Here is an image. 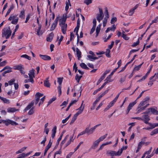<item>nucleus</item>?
<instances>
[{"mask_svg": "<svg viewBox=\"0 0 158 158\" xmlns=\"http://www.w3.org/2000/svg\"><path fill=\"white\" fill-rule=\"evenodd\" d=\"M113 102L112 101H111L109 104L107 106V107L104 109V111H106L109 109L114 104V103H113L112 104Z\"/></svg>", "mask_w": 158, "mask_h": 158, "instance_id": "obj_18", "label": "nucleus"}, {"mask_svg": "<svg viewBox=\"0 0 158 158\" xmlns=\"http://www.w3.org/2000/svg\"><path fill=\"white\" fill-rule=\"evenodd\" d=\"M39 56L42 59L45 60H48L51 59V57L48 55L40 54Z\"/></svg>", "mask_w": 158, "mask_h": 158, "instance_id": "obj_5", "label": "nucleus"}, {"mask_svg": "<svg viewBox=\"0 0 158 158\" xmlns=\"http://www.w3.org/2000/svg\"><path fill=\"white\" fill-rule=\"evenodd\" d=\"M99 14H97L96 15V18H99L101 19H102L103 18L104 15L103 14L102 10L100 8H99Z\"/></svg>", "mask_w": 158, "mask_h": 158, "instance_id": "obj_4", "label": "nucleus"}, {"mask_svg": "<svg viewBox=\"0 0 158 158\" xmlns=\"http://www.w3.org/2000/svg\"><path fill=\"white\" fill-rule=\"evenodd\" d=\"M76 55L78 57V60H80L81 57V52L78 48H76Z\"/></svg>", "mask_w": 158, "mask_h": 158, "instance_id": "obj_13", "label": "nucleus"}, {"mask_svg": "<svg viewBox=\"0 0 158 158\" xmlns=\"http://www.w3.org/2000/svg\"><path fill=\"white\" fill-rule=\"evenodd\" d=\"M15 80L14 79L10 80L8 81V83L10 85H12L14 82L15 81Z\"/></svg>", "mask_w": 158, "mask_h": 158, "instance_id": "obj_58", "label": "nucleus"}, {"mask_svg": "<svg viewBox=\"0 0 158 158\" xmlns=\"http://www.w3.org/2000/svg\"><path fill=\"white\" fill-rule=\"evenodd\" d=\"M17 15H10V17L8 19V20L10 21L13 20V19L16 18Z\"/></svg>", "mask_w": 158, "mask_h": 158, "instance_id": "obj_46", "label": "nucleus"}, {"mask_svg": "<svg viewBox=\"0 0 158 158\" xmlns=\"http://www.w3.org/2000/svg\"><path fill=\"white\" fill-rule=\"evenodd\" d=\"M52 131V139H53L54 138V137L55 136V134L56 133V126H55L54 127Z\"/></svg>", "mask_w": 158, "mask_h": 158, "instance_id": "obj_14", "label": "nucleus"}, {"mask_svg": "<svg viewBox=\"0 0 158 158\" xmlns=\"http://www.w3.org/2000/svg\"><path fill=\"white\" fill-rule=\"evenodd\" d=\"M63 78V77H58L57 78V82L59 83V85H61Z\"/></svg>", "mask_w": 158, "mask_h": 158, "instance_id": "obj_37", "label": "nucleus"}, {"mask_svg": "<svg viewBox=\"0 0 158 158\" xmlns=\"http://www.w3.org/2000/svg\"><path fill=\"white\" fill-rule=\"evenodd\" d=\"M117 20V19L116 17H113V18L110 21V23L112 24H114L115 22H116Z\"/></svg>", "mask_w": 158, "mask_h": 158, "instance_id": "obj_49", "label": "nucleus"}, {"mask_svg": "<svg viewBox=\"0 0 158 158\" xmlns=\"http://www.w3.org/2000/svg\"><path fill=\"white\" fill-rule=\"evenodd\" d=\"M143 63V62L141 64L139 65L135 66L134 68V70L135 71L139 70Z\"/></svg>", "mask_w": 158, "mask_h": 158, "instance_id": "obj_25", "label": "nucleus"}, {"mask_svg": "<svg viewBox=\"0 0 158 158\" xmlns=\"http://www.w3.org/2000/svg\"><path fill=\"white\" fill-rule=\"evenodd\" d=\"M107 153L112 156H116L115 151H110L109 152H108Z\"/></svg>", "mask_w": 158, "mask_h": 158, "instance_id": "obj_36", "label": "nucleus"}, {"mask_svg": "<svg viewBox=\"0 0 158 158\" xmlns=\"http://www.w3.org/2000/svg\"><path fill=\"white\" fill-rule=\"evenodd\" d=\"M158 133V128L153 130L150 133L151 135H153Z\"/></svg>", "mask_w": 158, "mask_h": 158, "instance_id": "obj_22", "label": "nucleus"}, {"mask_svg": "<svg viewBox=\"0 0 158 158\" xmlns=\"http://www.w3.org/2000/svg\"><path fill=\"white\" fill-rule=\"evenodd\" d=\"M34 107H32V108L28 112V114L29 115H31L33 114L34 112V110H33Z\"/></svg>", "mask_w": 158, "mask_h": 158, "instance_id": "obj_43", "label": "nucleus"}, {"mask_svg": "<svg viewBox=\"0 0 158 158\" xmlns=\"http://www.w3.org/2000/svg\"><path fill=\"white\" fill-rule=\"evenodd\" d=\"M19 19L18 18H15L12 21L11 23L14 24H16L18 22Z\"/></svg>", "mask_w": 158, "mask_h": 158, "instance_id": "obj_34", "label": "nucleus"}, {"mask_svg": "<svg viewBox=\"0 0 158 158\" xmlns=\"http://www.w3.org/2000/svg\"><path fill=\"white\" fill-rule=\"evenodd\" d=\"M100 142L98 139L94 141L93 143V145L91 147V148L94 149H95L98 146Z\"/></svg>", "mask_w": 158, "mask_h": 158, "instance_id": "obj_10", "label": "nucleus"}, {"mask_svg": "<svg viewBox=\"0 0 158 158\" xmlns=\"http://www.w3.org/2000/svg\"><path fill=\"white\" fill-rule=\"evenodd\" d=\"M143 117L144 120H149L150 119L148 115H144L143 116Z\"/></svg>", "mask_w": 158, "mask_h": 158, "instance_id": "obj_55", "label": "nucleus"}, {"mask_svg": "<svg viewBox=\"0 0 158 158\" xmlns=\"http://www.w3.org/2000/svg\"><path fill=\"white\" fill-rule=\"evenodd\" d=\"M57 24V23L53 22L50 28V31H52L54 30L56 28Z\"/></svg>", "mask_w": 158, "mask_h": 158, "instance_id": "obj_21", "label": "nucleus"}, {"mask_svg": "<svg viewBox=\"0 0 158 158\" xmlns=\"http://www.w3.org/2000/svg\"><path fill=\"white\" fill-rule=\"evenodd\" d=\"M19 17L22 19H24L25 18V12L24 9L22 10L19 15Z\"/></svg>", "mask_w": 158, "mask_h": 158, "instance_id": "obj_15", "label": "nucleus"}, {"mask_svg": "<svg viewBox=\"0 0 158 158\" xmlns=\"http://www.w3.org/2000/svg\"><path fill=\"white\" fill-rule=\"evenodd\" d=\"M139 44V39L136 42L134 43L131 46L132 47H135L137 46Z\"/></svg>", "mask_w": 158, "mask_h": 158, "instance_id": "obj_53", "label": "nucleus"}, {"mask_svg": "<svg viewBox=\"0 0 158 158\" xmlns=\"http://www.w3.org/2000/svg\"><path fill=\"white\" fill-rule=\"evenodd\" d=\"M102 97L101 95H100L99 97L97 98L96 100L94 102V104H96L100 100L101 98Z\"/></svg>", "mask_w": 158, "mask_h": 158, "instance_id": "obj_56", "label": "nucleus"}, {"mask_svg": "<svg viewBox=\"0 0 158 158\" xmlns=\"http://www.w3.org/2000/svg\"><path fill=\"white\" fill-rule=\"evenodd\" d=\"M51 148V147H49L47 145L45 147L44 152V156L46 155V153L48 150Z\"/></svg>", "mask_w": 158, "mask_h": 158, "instance_id": "obj_42", "label": "nucleus"}, {"mask_svg": "<svg viewBox=\"0 0 158 158\" xmlns=\"http://www.w3.org/2000/svg\"><path fill=\"white\" fill-rule=\"evenodd\" d=\"M41 24H39V25H38V29L37 30V34L38 35H40V34L41 35L42 34V33H41V32L40 33V29L41 28Z\"/></svg>", "mask_w": 158, "mask_h": 158, "instance_id": "obj_30", "label": "nucleus"}, {"mask_svg": "<svg viewBox=\"0 0 158 158\" xmlns=\"http://www.w3.org/2000/svg\"><path fill=\"white\" fill-rule=\"evenodd\" d=\"M66 19L64 18H62L61 19H60L59 20V24L60 26H61V25H65L66 24H65V23L66 21Z\"/></svg>", "mask_w": 158, "mask_h": 158, "instance_id": "obj_11", "label": "nucleus"}, {"mask_svg": "<svg viewBox=\"0 0 158 158\" xmlns=\"http://www.w3.org/2000/svg\"><path fill=\"white\" fill-rule=\"evenodd\" d=\"M100 27H98V26L96 28V37H97L98 36V35L100 32Z\"/></svg>", "mask_w": 158, "mask_h": 158, "instance_id": "obj_48", "label": "nucleus"}, {"mask_svg": "<svg viewBox=\"0 0 158 158\" xmlns=\"http://www.w3.org/2000/svg\"><path fill=\"white\" fill-rule=\"evenodd\" d=\"M107 18H106V17H105L104 19L103 20V26L104 27H105L106 26V23H107Z\"/></svg>", "mask_w": 158, "mask_h": 158, "instance_id": "obj_54", "label": "nucleus"}, {"mask_svg": "<svg viewBox=\"0 0 158 158\" xmlns=\"http://www.w3.org/2000/svg\"><path fill=\"white\" fill-rule=\"evenodd\" d=\"M19 28V24L15 26V29L14 30V31L12 33V35L11 37V38L12 39L13 37H14V36L15 35V32H16L17 30Z\"/></svg>", "mask_w": 158, "mask_h": 158, "instance_id": "obj_24", "label": "nucleus"}, {"mask_svg": "<svg viewBox=\"0 0 158 158\" xmlns=\"http://www.w3.org/2000/svg\"><path fill=\"white\" fill-rule=\"evenodd\" d=\"M35 70L33 69L29 71V78H30L31 82L32 83H33L34 81L33 77H35Z\"/></svg>", "mask_w": 158, "mask_h": 158, "instance_id": "obj_2", "label": "nucleus"}, {"mask_svg": "<svg viewBox=\"0 0 158 158\" xmlns=\"http://www.w3.org/2000/svg\"><path fill=\"white\" fill-rule=\"evenodd\" d=\"M67 104H68V101H64L60 105V106H64L62 108H63L64 107H65L66 106Z\"/></svg>", "mask_w": 158, "mask_h": 158, "instance_id": "obj_60", "label": "nucleus"}, {"mask_svg": "<svg viewBox=\"0 0 158 158\" xmlns=\"http://www.w3.org/2000/svg\"><path fill=\"white\" fill-rule=\"evenodd\" d=\"M107 135V134H106L105 135L100 137L98 140L100 142L104 139L106 137Z\"/></svg>", "mask_w": 158, "mask_h": 158, "instance_id": "obj_33", "label": "nucleus"}, {"mask_svg": "<svg viewBox=\"0 0 158 158\" xmlns=\"http://www.w3.org/2000/svg\"><path fill=\"white\" fill-rule=\"evenodd\" d=\"M9 122H10V124H11L12 125H18V123L11 120H9Z\"/></svg>", "mask_w": 158, "mask_h": 158, "instance_id": "obj_57", "label": "nucleus"}, {"mask_svg": "<svg viewBox=\"0 0 158 158\" xmlns=\"http://www.w3.org/2000/svg\"><path fill=\"white\" fill-rule=\"evenodd\" d=\"M145 107L144 106L142 107H141L140 108H138V106L137 108L136 109V110H137V111L135 113L136 114H139L140 112L143 111L145 109Z\"/></svg>", "mask_w": 158, "mask_h": 158, "instance_id": "obj_16", "label": "nucleus"}, {"mask_svg": "<svg viewBox=\"0 0 158 158\" xmlns=\"http://www.w3.org/2000/svg\"><path fill=\"white\" fill-rule=\"evenodd\" d=\"M61 28V31L63 34H65L66 33V31L67 30V24H65V25H61L60 26Z\"/></svg>", "mask_w": 158, "mask_h": 158, "instance_id": "obj_9", "label": "nucleus"}, {"mask_svg": "<svg viewBox=\"0 0 158 158\" xmlns=\"http://www.w3.org/2000/svg\"><path fill=\"white\" fill-rule=\"evenodd\" d=\"M69 3H68L67 2H66V6L65 8V10L66 11H67L69 8V5L70 6H71L70 4L69 0H68Z\"/></svg>", "mask_w": 158, "mask_h": 158, "instance_id": "obj_27", "label": "nucleus"}, {"mask_svg": "<svg viewBox=\"0 0 158 158\" xmlns=\"http://www.w3.org/2000/svg\"><path fill=\"white\" fill-rule=\"evenodd\" d=\"M122 37L125 40H127L129 39V38L127 37L126 35H125L124 34H122Z\"/></svg>", "mask_w": 158, "mask_h": 158, "instance_id": "obj_51", "label": "nucleus"}, {"mask_svg": "<svg viewBox=\"0 0 158 158\" xmlns=\"http://www.w3.org/2000/svg\"><path fill=\"white\" fill-rule=\"evenodd\" d=\"M137 99L133 102L130 103L127 107V110L126 111V114H127L130 110L131 109L133 106H134L137 103Z\"/></svg>", "mask_w": 158, "mask_h": 158, "instance_id": "obj_3", "label": "nucleus"}, {"mask_svg": "<svg viewBox=\"0 0 158 158\" xmlns=\"http://www.w3.org/2000/svg\"><path fill=\"white\" fill-rule=\"evenodd\" d=\"M34 104V101H32L31 102L29 103L27 106L26 107V108L24 109V110L26 111L30 109L31 107L33 106Z\"/></svg>", "mask_w": 158, "mask_h": 158, "instance_id": "obj_7", "label": "nucleus"}, {"mask_svg": "<svg viewBox=\"0 0 158 158\" xmlns=\"http://www.w3.org/2000/svg\"><path fill=\"white\" fill-rule=\"evenodd\" d=\"M11 33L12 31L10 27H8V28H4L2 30V37H5L6 39H8L11 35Z\"/></svg>", "mask_w": 158, "mask_h": 158, "instance_id": "obj_1", "label": "nucleus"}, {"mask_svg": "<svg viewBox=\"0 0 158 158\" xmlns=\"http://www.w3.org/2000/svg\"><path fill=\"white\" fill-rule=\"evenodd\" d=\"M158 22V17H156L155 19L152 20L151 23V25H152L154 23H157Z\"/></svg>", "mask_w": 158, "mask_h": 158, "instance_id": "obj_47", "label": "nucleus"}, {"mask_svg": "<svg viewBox=\"0 0 158 158\" xmlns=\"http://www.w3.org/2000/svg\"><path fill=\"white\" fill-rule=\"evenodd\" d=\"M105 16L107 19L109 18V13L108 12L107 8L106 7L105 8Z\"/></svg>", "mask_w": 158, "mask_h": 158, "instance_id": "obj_38", "label": "nucleus"}, {"mask_svg": "<svg viewBox=\"0 0 158 158\" xmlns=\"http://www.w3.org/2000/svg\"><path fill=\"white\" fill-rule=\"evenodd\" d=\"M9 120H10L9 119H7L6 120H3V123L5 124L6 126H8L9 124H10V122H9Z\"/></svg>", "mask_w": 158, "mask_h": 158, "instance_id": "obj_39", "label": "nucleus"}, {"mask_svg": "<svg viewBox=\"0 0 158 158\" xmlns=\"http://www.w3.org/2000/svg\"><path fill=\"white\" fill-rule=\"evenodd\" d=\"M84 106L82 107V109L80 111H78L74 115H75L77 117L79 114H81L82 113V112H83V110H84Z\"/></svg>", "mask_w": 158, "mask_h": 158, "instance_id": "obj_28", "label": "nucleus"}, {"mask_svg": "<svg viewBox=\"0 0 158 158\" xmlns=\"http://www.w3.org/2000/svg\"><path fill=\"white\" fill-rule=\"evenodd\" d=\"M54 34L53 32L50 33L49 36L47 38L46 40L48 42H51L53 39Z\"/></svg>", "mask_w": 158, "mask_h": 158, "instance_id": "obj_8", "label": "nucleus"}, {"mask_svg": "<svg viewBox=\"0 0 158 158\" xmlns=\"http://www.w3.org/2000/svg\"><path fill=\"white\" fill-rule=\"evenodd\" d=\"M113 74V72H111L110 74L106 77V79L105 80V81L106 80H109L110 81V82L112 81L110 80V78L111 77V76H112Z\"/></svg>", "mask_w": 158, "mask_h": 158, "instance_id": "obj_31", "label": "nucleus"}, {"mask_svg": "<svg viewBox=\"0 0 158 158\" xmlns=\"http://www.w3.org/2000/svg\"><path fill=\"white\" fill-rule=\"evenodd\" d=\"M0 99L3 101V102L9 104L10 103L9 100L6 99V98H3L0 96Z\"/></svg>", "mask_w": 158, "mask_h": 158, "instance_id": "obj_17", "label": "nucleus"}, {"mask_svg": "<svg viewBox=\"0 0 158 158\" xmlns=\"http://www.w3.org/2000/svg\"><path fill=\"white\" fill-rule=\"evenodd\" d=\"M85 133H87L88 135L92 134L91 133V132L90 130L89 129V127H86L85 129Z\"/></svg>", "mask_w": 158, "mask_h": 158, "instance_id": "obj_29", "label": "nucleus"}, {"mask_svg": "<svg viewBox=\"0 0 158 158\" xmlns=\"http://www.w3.org/2000/svg\"><path fill=\"white\" fill-rule=\"evenodd\" d=\"M126 76L122 77L120 80L119 81L120 83H122L124 82L125 80Z\"/></svg>", "mask_w": 158, "mask_h": 158, "instance_id": "obj_62", "label": "nucleus"}, {"mask_svg": "<svg viewBox=\"0 0 158 158\" xmlns=\"http://www.w3.org/2000/svg\"><path fill=\"white\" fill-rule=\"evenodd\" d=\"M75 131V130L74 131V132L73 133V135L72 136H71L70 137V139L67 142V143H66V146L65 147H67L68 145H69L70 143H71V142H73V140L74 139L75 137L73 138V135L74 134V131Z\"/></svg>", "mask_w": 158, "mask_h": 158, "instance_id": "obj_6", "label": "nucleus"}, {"mask_svg": "<svg viewBox=\"0 0 158 158\" xmlns=\"http://www.w3.org/2000/svg\"><path fill=\"white\" fill-rule=\"evenodd\" d=\"M15 69L20 70L22 69H24V67L22 65L20 64L15 66Z\"/></svg>", "mask_w": 158, "mask_h": 158, "instance_id": "obj_19", "label": "nucleus"}, {"mask_svg": "<svg viewBox=\"0 0 158 158\" xmlns=\"http://www.w3.org/2000/svg\"><path fill=\"white\" fill-rule=\"evenodd\" d=\"M110 50L109 49H106V56L108 57H110Z\"/></svg>", "mask_w": 158, "mask_h": 158, "instance_id": "obj_35", "label": "nucleus"}, {"mask_svg": "<svg viewBox=\"0 0 158 158\" xmlns=\"http://www.w3.org/2000/svg\"><path fill=\"white\" fill-rule=\"evenodd\" d=\"M47 140L46 136H45L44 137V139L43 141H42L40 142V144H43V146H44L45 145V143Z\"/></svg>", "mask_w": 158, "mask_h": 158, "instance_id": "obj_45", "label": "nucleus"}, {"mask_svg": "<svg viewBox=\"0 0 158 158\" xmlns=\"http://www.w3.org/2000/svg\"><path fill=\"white\" fill-rule=\"evenodd\" d=\"M80 66L81 68L83 69H85L87 65L84 63H82L80 64Z\"/></svg>", "mask_w": 158, "mask_h": 158, "instance_id": "obj_63", "label": "nucleus"}, {"mask_svg": "<svg viewBox=\"0 0 158 158\" xmlns=\"http://www.w3.org/2000/svg\"><path fill=\"white\" fill-rule=\"evenodd\" d=\"M77 117L75 115H74L70 122V124L71 125L72 124L74 121L76 120V119Z\"/></svg>", "mask_w": 158, "mask_h": 158, "instance_id": "obj_40", "label": "nucleus"}, {"mask_svg": "<svg viewBox=\"0 0 158 158\" xmlns=\"http://www.w3.org/2000/svg\"><path fill=\"white\" fill-rule=\"evenodd\" d=\"M7 63V61L6 60H4L2 62L0 63V67L6 65Z\"/></svg>", "mask_w": 158, "mask_h": 158, "instance_id": "obj_64", "label": "nucleus"}, {"mask_svg": "<svg viewBox=\"0 0 158 158\" xmlns=\"http://www.w3.org/2000/svg\"><path fill=\"white\" fill-rule=\"evenodd\" d=\"M147 103V102H145V101H144L141 102L138 105V108H140L142 106H144Z\"/></svg>", "mask_w": 158, "mask_h": 158, "instance_id": "obj_26", "label": "nucleus"}, {"mask_svg": "<svg viewBox=\"0 0 158 158\" xmlns=\"http://www.w3.org/2000/svg\"><path fill=\"white\" fill-rule=\"evenodd\" d=\"M44 86L47 87H49L50 85V84L48 81H44Z\"/></svg>", "mask_w": 158, "mask_h": 158, "instance_id": "obj_23", "label": "nucleus"}, {"mask_svg": "<svg viewBox=\"0 0 158 158\" xmlns=\"http://www.w3.org/2000/svg\"><path fill=\"white\" fill-rule=\"evenodd\" d=\"M120 93H121V92H120V93L118 94L115 97V98L112 101L113 102L112 103V104L113 103H115L116 102L117 100V99H118V98L119 96V95Z\"/></svg>", "mask_w": 158, "mask_h": 158, "instance_id": "obj_50", "label": "nucleus"}, {"mask_svg": "<svg viewBox=\"0 0 158 158\" xmlns=\"http://www.w3.org/2000/svg\"><path fill=\"white\" fill-rule=\"evenodd\" d=\"M18 110L16 109L15 108L9 107L7 109V111L9 113H13Z\"/></svg>", "mask_w": 158, "mask_h": 158, "instance_id": "obj_12", "label": "nucleus"}, {"mask_svg": "<svg viewBox=\"0 0 158 158\" xmlns=\"http://www.w3.org/2000/svg\"><path fill=\"white\" fill-rule=\"evenodd\" d=\"M92 1L93 0H85L84 1V2L88 5L91 3L92 2Z\"/></svg>", "mask_w": 158, "mask_h": 158, "instance_id": "obj_41", "label": "nucleus"}, {"mask_svg": "<svg viewBox=\"0 0 158 158\" xmlns=\"http://www.w3.org/2000/svg\"><path fill=\"white\" fill-rule=\"evenodd\" d=\"M152 149V147H151L150 148L149 150L148 151H147L145 152V153H144V154L145 155L146 154H147V155L149 154L151 152Z\"/></svg>", "mask_w": 158, "mask_h": 158, "instance_id": "obj_61", "label": "nucleus"}, {"mask_svg": "<svg viewBox=\"0 0 158 158\" xmlns=\"http://www.w3.org/2000/svg\"><path fill=\"white\" fill-rule=\"evenodd\" d=\"M105 78V77H104V76L102 75L98 81L97 84V85H99L101 82V81L103 80Z\"/></svg>", "mask_w": 158, "mask_h": 158, "instance_id": "obj_44", "label": "nucleus"}, {"mask_svg": "<svg viewBox=\"0 0 158 158\" xmlns=\"http://www.w3.org/2000/svg\"><path fill=\"white\" fill-rule=\"evenodd\" d=\"M73 69L74 70L75 73H76L77 70V64L76 63H75L73 66Z\"/></svg>", "mask_w": 158, "mask_h": 158, "instance_id": "obj_59", "label": "nucleus"}, {"mask_svg": "<svg viewBox=\"0 0 158 158\" xmlns=\"http://www.w3.org/2000/svg\"><path fill=\"white\" fill-rule=\"evenodd\" d=\"M14 8V6L13 5H12L10 6V8L7 11V13H6V14L5 15V17H6V16L8 15L10 13L11 11Z\"/></svg>", "mask_w": 158, "mask_h": 158, "instance_id": "obj_20", "label": "nucleus"}, {"mask_svg": "<svg viewBox=\"0 0 158 158\" xmlns=\"http://www.w3.org/2000/svg\"><path fill=\"white\" fill-rule=\"evenodd\" d=\"M21 57L25 58L29 60H30L31 59L30 56H28L26 54L22 55V56H21Z\"/></svg>", "mask_w": 158, "mask_h": 158, "instance_id": "obj_32", "label": "nucleus"}, {"mask_svg": "<svg viewBox=\"0 0 158 158\" xmlns=\"http://www.w3.org/2000/svg\"><path fill=\"white\" fill-rule=\"evenodd\" d=\"M105 82L100 87L102 89L104 86L108 83L110 82V81L109 80H106L105 81Z\"/></svg>", "mask_w": 158, "mask_h": 158, "instance_id": "obj_52", "label": "nucleus"}]
</instances>
